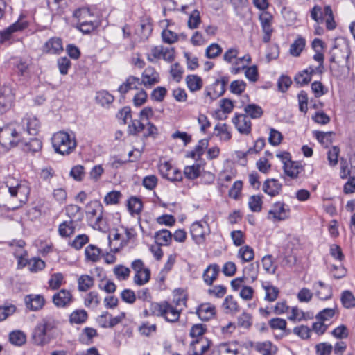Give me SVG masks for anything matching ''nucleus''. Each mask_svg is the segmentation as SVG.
<instances>
[{"instance_id": "obj_14", "label": "nucleus", "mask_w": 355, "mask_h": 355, "mask_svg": "<svg viewBox=\"0 0 355 355\" xmlns=\"http://www.w3.org/2000/svg\"><path fill=\"white\" fill-rule=\"evenodd\" d=\"M229 82L227 76H223L218 79L212 85L213 92L207 91L206 95L209 96L211 100H214L222 96L225 92V86Z\"/></svg>"}, {"instance_id": "obj_27", "label": "nucleus", "mask_w": 355, "mask_h": 355, "mask_svg": "<svg viewBox=\"0 0 355 355\" xmlns=\"http://www.w3.org/2000/svg\"><path fill=\"white\" fill-rule=\"evenodd\" d=\"M46 330L39 323L34 329L32 334V338L35 344L37 345H44L48 343L49 340L46 338Z\"/></svg>"}, {"instance_id": "obj_31", "label": "nucleus", "mask_w": 355, "mask_h": 355, "mask_svg": "<svg viewBox=\"0 0 355 355\" xmlns=\"http://www.w3.org/2000/svg\"><path fill=\"white\" fill-rule=\"evenodd\" d=\"M75 225L73 220L64 221L58 227V234L62 238L69 237L75 232Z\"/></svg>"}, {"instance_id": "obj_7", "label": "nucleus", "mask_w": 355, "mask_h": 355, "mask_svg": "<svg viewBox=\"0 0 355 355\" xmlns=\"http://www.w3.org/2000/svg\"><path fill=\"white\" fill-rule=\"evenodd\" d=\"M174 58V49L164 47L162 45L153 47L150 53L147 55V59L150 62H153L155 59H163L168 62H171Z\"/></svg>"}, {"instance_id": "obj_51", "label": "nucleus", "mask_w": 355, "mask_h": 355, "mask_svg": "<svg viewBox=\"0 0 355 355\" xmlns=\"http://www.w3.org/2000/svg\"><path fill=\"white\" fill-rule=\"evenodd\" d=\"M80 210L79 206L73 204L69 205L65 207L66 214L70 218V220H73L75 218L79 220L82 218L83 214Z\"/></svg>"}, {"instance_id": "obj_46", "label": "nucleus", "mask_w": 355, "mask_h": 355, "mask_svg": "<svg viewBox=\"0 0 355 355\" xmlns=\"http://www.w3.org/2000/svg\"><path fill=\"white\" fill-rule=\"evenodd\" d=\"M262 197L259 195H253L249 198L248 205L250 209L253 212H260L262 209Z\"/></svg>"}, {"instance_id": "obj_43", "label": "nucleus", "mask_w": 355, "mask_h": 355, "mask_svg": "<svg viewBox=\"0 0 355 355\" xmlns=\"http://www.w3.org/2000/svg\"><path fill=\"white\" fill-rule=\"evenodd\" d=\"M113 272L117 279H119V281H125L129 278L130 270L129 268L119 264L116 265L113 268Z\"/></svg>"}, {"instance_id": "obj_36", "label": "nucleus", "mask_w": 355, "mask_h": 355, "mask_svg": "<svg viewBox=\"0 0 355 355\" xmlns=\"http://www.w3.org/2000/svg\"><path fill=\"white\" fill-rule=\"evenodd\" d=\"M302 166L299 164L290 161L288 163L284 166V171L286 175L292 179H295L298 177Z\"/></svg>"}, {"instance_id": "obj_1", "label": "nucleus", "mask_w": 355, "mask_h": 355, "mask_svg": "<svg viewBox=\"0 0 355 355\" xmlns=\"http://www.w3.org/2000/svg\"><path fill=\"white\" fill-rule=\"evenodd\" d=\"M206 331L205 324H196L191 327L189 335L193 340L190 344V355H203L209 349L211 341L203 337Z\"/></svg>"}, {"instance_id": "obj_47", "label": "nucleus", "mask_w": 355, "mask_h": 355, "mask_svg": "<svg viewBox=\"0 0 355 355\" xmlns=\"http://www.w3.org/2000/svg\"><path fill=\"white\" fill-rule=\"evenodd\" d=\"M263 288L266 291L265 300L268 302L275 301L279 293V288L270 284L263 285Z\"/></svg>"}, {"instance_id": "obj_42", "label": "nucleus", "mask_w": 355, "mask_h": 355, "mask_svg": "<svg viewBox=\"0 0 355 355\" xmlns=\"http://www.w3.org/2000/svg\"><path fill=\"white\" fill-rule=\"evenodd\" d=\"M142 207L141 200L137 197H131L128 200V209L132 215L140 214Z\"/></svg>"}, {"instance_id": "obj_30", "label": "nucleus", "mask_w": 355, "mask_h": 355, "mask_svg": "<svg viewBox=\"0 0 355 355\" xmlns=\"http://www.w3.org/2000/svg\"><path fill=\"white\" fill-rule=\"evenodd\" d=\"M78 290L80 292H87L93 288L94 279L89 275H81L77 279Z\"/></svg>"}, {"instance_id": "obj_24", "label": "nucleus", "mask_w": 355, "mask_h": 355, "mask_svg": "<svg viewBox=\"0 0 355 355\" xmlns=\"http://www.w3.org/2000/svg\"><path fill=\"white\" fill-rule=\"evenodd\" d=\"M8 191L12 197H17L19 195L20 205L28 200L29 189L24 184H17L16 187H9Z\"/></svg>"}, {"instance_id": "obj_2", "label": "nucleus", "mask_w": 355, "mask_h": 355, "mask_svg": "<svg viewBox=\"0 0 355 355\" xmlns=\"http://www.w3.org/2000/svg\"><path fill=\"white\" fill-rule=\"evenodd\" d=\"M51 141L55 151L62 155L71 154L77 146L75 137L64 131L55 133L51 138Z\"/></svg>"}, {"instance_id": "obj_23", "label": "nucleus", "mask_w": 355, "mask_h": 355, "mask_svg": "<svg viewBox=\"0 0 355 355\" xmlns=\"http://www.w3.org/2000/svg\"><path fill=\"white\" fill-rule=\"evenodd\" d=\"M315 291L316 295L322 300H327L331 297L332 290L331 287L327 284H325L322 281H319L315 283L313 286Z\"/></svg>"}, {"instance_id": "obj_16", "label": "nucleus", "mask_w": 355, "mask_h": 355, "mask_svg": "<svg viewBox=\"0 0 355 355\" xmlns=\"http://www.w3.org/2000/svg\"><path fill=\"white\" fill-rule=\"evenodd\" d=\"M282 185L279 180L271 178L267 179L263 184L262 190L271 197L279 195L282 191Z\"/></svg>"}, {"instance_id": "obj_26", "label": "nucleus", "mask_w": 355, "mask_h": 355, "mask_svg": "<svg viewBox=\"0 0 355 355\" xmlns=\"http://www.w3.org/2000/svg\"><path fill=\"white\" fill-rule=\"evenodd\" d=\"M101 254V249L95 245L89 244L85 249L86 261L96 263L100 260Z\"/></svg>"}, {"instance_id": "obj_56", "label": "nucleus", "mask_w": 355, "mask_h": 355, "mask_svg": "<svg viewBox=\"0 0 355 355\" xmlns=\"http://www.w3.org/2000/svg\"><path fill=\"white\" fill-rule=\"evenodd\" d=\"M96 99L98 103L102 105H108L114 101V96L107 91L98 92L96 94Z\"/></svg>"}, {"instance_id": "obj_59", "label": "nucleus", "mask_w": 355, "mask_h": 355, "mask_svg": "<svg viewBox=\"0 0 355 355\" xmlns=\"http://www.w3.org/2000/svg\"><path fill=\"white\" fill-rule=\"evenodd\" d=\"M246 88V83L242 80H234L231 83L230 90L234 94H241Z\"/></svg>"}, {"instance_id": "obj_63", "label": "nucleus", "mask_w": 355, "mask_h": 355, "mask_svg": "<svg viewBox=\"0 0 355 355\" xmlns=\"http://www.w3.org/2000/svg\"><path fill=\"white\" fill-rule=\"evenodd\" d=\"M282 139L283 136L280 132L275 128L270 129L268 142L271 145L274 146H278L282 142Z\"/></svg>"}, {"instance_id": "obj_19", "label": "nucleus", "mask_w": 355, "mask_h": 355, "mask_svg": "<svg viewBox=\"0 0 355 355\" xmlns=\"http://www.w3.org/2000/svg\"><path fill=\"white\" fill-rule=\"evenodd\" d=\"M28 26V22L22 19L17 20L10 26L3 30L1 33V37L3 40H8L11 35L17 31H22Z\"/></svg>"}, {"instance_id": "obj_18", "label": "nucleus", "mask_w": 355, "mask_h": 355, "mask_svg": "<svg viewBox=\"0 0 355 355\" xmlns=\"http://www.w3.org/2000/svg\"><path fill=\"white\" fill-rule=\"evenodd\" d=\"M196 313L201 320L207 321L215 315L216 307L210 303H202L198 306Z\"/></svg>"}, {"instance_id": "obj_41", "label": "nucleus", "mask_w": 355, "mask_h": 355, "mask_svg": "<svg viewBox=\"0 0 355 355\" xmlns=\"http://www.w3.org/2000/svg\"><path fill=\"white\" fill-rule=\"evenodd\" d=\"M186 81L187 87L192 92L200 89L202 86V79L196 75L188 76L186 78Z\"/></svg>"}, {"instance_id": "obj_29", "label": "nucleus", "mask_w": 355, "mask_h": 355, "mask_svg": "<svg viewBox=\"0 0 355 355\" xmlns=\"http://www.w3.org/2000/svg\"><path fill=\"white\" fill-rule=\"evenodd\" d=\"M209 146V140L202 139L198 141V144L194 147L193 150L189 152L187 157L195 159H198L204 154L205 150Z\"/></svg>"}, {"instance_id": "obj_10", "label": "nucleus", "mask_w": 355, "mask_h": 355, "mask_svg": "<svg viewBox=\"0 0 355 355\" xmlns=\"http://www.w3.org/2000/svg\"><path fill=\"white\" fill-rule=\"evenodd\" d=\"M273 17L268 12H263L259 15V21L263 33L262 40L264 43H268L271 40V35L274 31L272 26Z\"/></svg>"}, {"instance_id": "obj_39", "label": "nucleus", "mask_w": 355, "mask_h": 355, "mask_svg": "<svg viewBox=\"0 0 355 355\" xmlns=\"http://www.w3.org/2000/svg\"><path fill=\"white\" fill-rule=\"evenodd\" d=\"M244 111L252 119H259L262 116L263 111L262 108L256 104H248L244 108Z\"/></svg>"}, {"instance_id": "obj_4", "label": "nucleus", "mask_w": 355, "mask_h": 355, "mask_svg": "<svg viewBox=\"0 0 355 355\" xmlns=\"http://www.w3.org/2000/svg\"><path fill=\"white\" fill-rule=\"evenodd\" d=\"M103 207L97 200L90 201L86 206V214L89 220H95L94 226L99 230H105L107 228V223L103 217Z\"/></svg>"}, {"instance_id": "obj_21", "label": "nucleus", "mask_w": 355, "mask_h": 355, "mask_svg": "<svg viewBox=\"0 0 355 355\" xmlns=\"http://www.w3.org/2000/svg\"><path fill=\"white\" fill-rule=\"evenodd\" d=\"M220 272V267L216 263L210 264L205 270L202 274L204 282L207 286H211L214 282L217 279Z\"/></svg>"}, {"instance_id": "obj_52", "label": "nucleus", "mask_w": 355, "mask_h": 355, "mask_svg": "<svg viewBox=\"0 0 355 355\" xmlns=\"http://www.w3.org/2000/svg\"><path fill=\"white\" fill-rule=\"evenodd\" d=\"M46 266L45 262L40 257L30 259L28 269L31 272H37L42 270Z\"/></svg>"}, {"instance_id": "obj_54", "label": "nucleus", "mask_w": 355, "mask_h": 355, "mask_svg": "<svg viewBox=\"0 0 355 355\" xmlns=\"http://www.w3.org/2000/svg\"><path fill=\"white\" fill-rule=\"evenodd\" d=\"M200 166L199 164H193L187 166L184 169V174L187 178L195 180L200 176Z\"/></svg>"}, {"instance_id": "obj_3", "label": "nucleus", "mask_w": 355, "mask_h": 355, "mask_svg": "<svg viewBox=\"0 0 355 355\" xmlns=\"http://www.w3.org/2000/svg\"><path fill=\"white\" fill-rule=\"evenodd\" d=\"M154 313L157 317L164 318L166 322L174 323L179 320L182 308L178 309L168 301L156 302L154 305Z\"/></svg>"}, {"instance_id": "obj_37", "label": "nucleus", "mask_w": 355, "mask_h": 355, "mask_svg": "<svg viewBox=\"0 0 355 355\" xmlns=\"http://www.w3.org/2000/svg\"><path fill=\"white\" fill-rule=\"evenodd\" d=\"M100 302V297L96 291L89 292L84 298V305L87 308H96Z\"/></svg>"}, {"instance_id": "obj_58", "label": "nucleus", "mask_w": 355, "mask_h": 355, "mask_svg": "<svg viewBox=\"0 0 355 355\" xmlns=\"http://www.w3.org/2000/svg\"><path fill=\"white\" fill-rule=\"evenodd\" d=\"M222 48L216 43L210 44L205 51V55L208 58L214 59L218 57L222 53Z\"/></svg>"}, {"instance_id": "obj_57", "label": "nucleus", "mask_w": 355, "mask_h": 355, "mask_svg": "<svg viewBox=\"0 0 355 355\" xmlns=\"http://www.w3.org/2000/svg\"><path fill=\"white\" fill-rule=\"evenodd\" d=\"M63 279L64 277L62 273H54L49 280V286L53 290L58 289L62 284Z\"/></svg>"}, {"instance_id": "obj_53", "label": "nucleus", "mask_w": 355, "mask_h": 355, "mask_svg": "<svg viewBox=\"0 0 355 355\" xmlns=\"http://www.w3.org/2000/svg\"><path fill=\"white\" fill-rule=\"evenodd\" d=\"M237 325L241 328L248 329L252 325V315L246 312H243L237 318Z\"/></svg>"}, {"instance_id": "obj_8", "label": "nucleus", "mask_w": 355, "mask_h": 355, "mask_svg": "<svg viewBox=\"0 0 355 355\" xmlns=\"http://www.w3.org/2000/svg\"><path fill=\"white\" fill-rule=\"evenodd\" d=\"M209 232V227L205 222H195L190 229V233L194 242L198 244H202L206 240V236Z\"/></svg>"}, {"instance_id": "obj_15", "label": "nucleus", "mask_w": 355, "mask_h": 355, "mask_svg": "<svg viewBox=\"0 0 355 355\" xmlns=\"http://www.w3.org/2000/svg\"><path fill=\"white\" fill-rule=\"evenodd\" d=\"M15 96L9 88H4L0 92V113L3 114L10 109Z\"/></svg>"}, {"instance_id": "obj_49", "label": "nucleus", "mask_w": 355, "mask_h": 355, "mask_svg": "<svg viewBox=\"0 0 355 355\" xmlns=\"http://www.w3.org/2000/svg\"><path fill=\"white\" fill-rule=\"evenodd\" d=\"M341 302L346 309L355 307V297L349 291H345L342 293Z\"/></svg>"}, {"instance_id": "obj_40", "label": "nucleus", "mask_w": 355, "mask_h": 355, "mask_svg": "<svg viewBox=\"0 0 355 355\" xmlns=\"http://www.w3.org/2000/svg\"><path fill=\"white\" fill-rule=\"evenodd\" d=\"M99 26L98 21H82L77 23V28L84 34H88L94 31Z\"/></svg>"}, {"instance_id": "obj_33", "label": "nucleus", "mask_w": 355, "mask_h": 355, "mask_svg": "<svg viewBox=\"0 0 355 355\" xmlns=\"http://www.w3.org/2000/svg\"><path fill=\"white\" fill-rule=\"evenodd\" d=\"M255 348L262 355H275L278 350L277 346L270 341L258 343Z\"/></svg>"}, {"instance_id": "obj_25", "label": "nucleus", "mask_w": 355, "mask_h": 355, "mask_svg": "<svg viewBox=\"0 0 355 355\" xmlns=\"http://www.w3.org/2000/svg\"><path fill=\"white\" fill-rule=\"evenodd\" d=\"M63 50L62 40L59 37L49 39L44 46V51L48 53L57 54Z\"/></svg>"}, {"instance_id": "obj_17", "label": "nucleus", "mask_w": 355, "mask_h": 355, "mask_svg": "<svg viewBox=\"0 0 355 355\" xmlns=\"http://www.w3.org/2000/svg\"><path fill=\"white\" fill-rule=\"evenodd\" d=\"M159 76L157 72L155 71L153 67H147L141 76V85L143 84L146 87H150L155 84L159 83Z\"/></svg>"}, {"instance_id": "obj_35", "label": "nucleus", "mask_w": 355, "mask_h": 355, "mask_svg": "<svg viewBox=\"0 0 355 355\" xmlns=\"http://www.w3.org/2000/svg\"><path fill=\"white\" fill-rule=\"evenodd\" d=\"M306 46V40L301 36L297 38L291 44L289 53L294 57H298Z\"/></svg>"}, {"instance_id": "obj_60", "label": "nucleus", "mask_w": 355, "mask_h": 355, "mask_svg": "<svg viewBox=\"0 0 355 355\" xmlns=\"http://www.w3.org/2000/svg\"><path fill=\"white\" fill-rule=\"evenodd\" d=\"M265 145V139L263 137L259 138L255 141L253 147L250 148L245 153H243V157H245L249 154L258 153L264 148Z\"/></svg>"}, {"instance_id": "obj_44", "label": "nucleus", "mask_w": 355, "mask_h": 355, "mask_svg": "<svg viewBox=\"0 0 355 355\" xmlns=\"http://www.w3.org/2000/svg\"><path fill=\"white\" fill-rule=\"evenodd\" d=\"M254 257V250L249 245L243 246L238 251V257L244 262L252 261Z\"/></svg>"}, {"instance_id": "obj_34", "label": "nucleus", "mask_w": 355, "mask_h": 355, "mask_svg": "<svg viewBox=\"0 0 355 355\" xmlns=\"http://www.w3.org/2000/svg\"><path fill=\"white\" fill-rule=\"evenodd\" d=\"M97 335V331L94 328L85 327L80 334L79 341L83 344L90 345L92 343V339Z\"/></svg>"}, {"instance_id": "obj_22", "label": "nucleus", "mask_w": 355, "mask_h": 355, "mask_svg": "<svg viewBox=\"0 0 355 355\" xmlns=\"http://www.w3.org/2000/svg\"><path fill=\"white\" fill-rule=\"evenodd\" d=\"M141 85L140 78L130 76L127 78L125 82L121 84L119 88L118 91L121 94H125L128 91L132 89H137L138 87Z\"/></svg>"}, {"instance_id": "obj_61", "label": "nucleus", "mask_w": 355, "mask_h": 355, "mask_svg": "<svg viewBox=\"0 0 355 355\" xmlns=\"http://www.w3.org/2000/svg\"><path fill=\"white\" fill-rule=\"evenodd\" d=\"M15 66L18 73L21 76H24L28 72L30 61L27 59L19 58L17 60Z\"/></svg>"}, {"instance_id": "obj_62", "label": "nucleus", "mask_w": 355, "mask_h": 355, "mask_svg": "<svg viewBox=\"0 0 355 355\" xmlns=\"http://www.w3.org/2000/svg\"><path fill=\"white\" fill-rule=\"evenodd\" d=\"M14 255L17 259L19 268H22L26 266H29L30 259L26 258L27 252L25 250H21L20 252H15Z\"/></svg>"}, {"instance_id": "obj_13", "label": "nucleus", "mask_w": 355, "mask_h": 355, "mask_svg": "<svg viewBox=\"0 0 355 355\" xmlns=\"http://www.w3.org/2000/svg\"><path fill=\"white\" fill-rule=\"evenodd\" d=\"M45 299L42 295L29 294L24 297L25 306L26 309L31 311H37L42 309L45 304Z\"/></svg>"}, {"instance_id": "obj_11", "label": "nucleus", "mask_w": 355, "mask_h": 355, "mask_svg": "<svg viewBox=\"0 0 355 355\" xmlns=\"http://www.w3.org/2000/svg\"><path fill=\"white\" fill-rule=\"evenodd\" d=\"M232 123L241 134L248 135L251 132L252 123L247 115L236 113Z\"/></svg>"}, {"instance_id": "obj_64", "label": "nucleus", "mask_w": 355, "mask_h": 355, "mask_svg": "<svg viewBox=\"0 0 355 355\" xmlns=\"http://www.w3.org/2000/svg\"><path fill=\"white\" fill-rule=\"evenodd\" d=\"M89 242V237L86 234H79L75 237L71 243V246L76 250L81 249L83 245Z\"/></svg>"}, {"instance_id": "obj_55", "label": "nucleus", "mask_w": 355, "mask_h": 355, "mask_svg": "<svg viewBox=\"0 0 355 355\" xmlns=\"http://www.w3.org/2000/svg\"><path fill=\"white\" fill-rule=\"evenodd\" d=\"M145 130V125L139 120H132L128 126V132L131 135H137Z\"/></svg>"}, {"instance_id": "obj_32", "label": "nucleus", "mask_w": 355, "mask_h": 355, "mask_svg": "<svg viewBox=\"0 0 355 355\" xmlns=\"http://www.w3.org/2000/svg\"><path fill=\"white\" fill-rule=\"evenodd\" d=\"M155 239L157 245L166 246L170 244L172 240V234L169 230L163 229L155 233Z\"/></svg>"}, {"instance_id": "obj_5", "label": "nucleus", "mask_w": 355, "mask_h": 355, "mask_svg": "<svg viewBox=\"0 0 355 355\" xmlns=\"http://www.w3.org/2000/svg\"><path fill=\"white\" fill-rule=\"evenodd\" d=\"M330 62H340V58L345 59L346 67L348 70L350 69L349 63V58L351 54V51L349 46L345 42L343 38H336L334 40L333 46L329 51Z\"/></svg>"}, {"instance_id": "obj_48", "label": "nucleus", "mask_w": 355, "mask_h": 355, "mask_svg": "<svg viewBox=\"0 0 355 355\" xmlns=\"http://www.w3.org/2000/svg\"><path fill=\"white\" fill-rule=\"evenodd\" d=\"M42 146V141L37 138L31 139L28 143H26L24 151L26 153H35L41 150Z\"/></svg>"}, {"instance_id": "obj_9", "label": "nucleus", "mask_w": 355, "mask_h": 355, "mask_svg": "<svg viewBox=\"0 0 355 355\" xmlns=\"http://www.w3.org/2000/svg\"><path fill=\"white\" fill-rule=\"evenodd\" d=\"M290 216L289 206L286 205L284 202H276L272 206V208L268 211V219L273 220H284Z\"/></svg>"}, {"instance_id": "obj_6", "label": "nucleus", "mask_w": 355, "mask_h": 355, "mask_svg": "<svg viewBox=\"0 0 355 355\" xmlns=\"http://www.w3.org/2000/svg\"><path fill=\"white\" fill-rule=\"evenodd\" d=\"M135 272L133 282L135 285L141 286L147 284L150 279V270L145 266L144 261L140 259H135L130 264Z\"/></svg>"}, {"instance_id": "obj_28", "label": "nucleus", "mask_w": 355, "mask_h": 355, "mask_svg": "<svg viewBox=\"0 0 355 355\" xmlns=\"http://www.w3.org/2000/svg\"><path fill=\"white\" fill-rule=\"evenodd\" d=\"M88 318V313L85 309H76L69 315V321L71 324H83Z\"/></svg>"}, {"instance_id": "obj_45", "label": "nucleus", "mask_w": 355, "mask_h": 355, "mask_svg": "<svg viewBox=\"0 0 355 355\" xmlns=\"http://www.w3.org/2000/svg\"><path fill=\"white\" fill-rule=\"evenodd\" d=\"M215 135L220 137L221 140L223 141H229L232 135L231 132L228 130V128L227 124H217L214 128Z\"/></svg>"}, {"instance_id": "obj_20", "label": "nucleus", "mask_w": 355, "mask_h": 355, "mask_svg": "<svg viewBox=\"0 0 355 355\" xmlns=\"http://www.w3.org/2000/svg\"><path fill=\"white\" fill-rule=\"evenodd\" d=\"M22 122L30 135L35 136L38 133L40 128V123L35 116L26 114L23 119Z\"/></svg>"}, {"instance_id": "obj_38", "label": "nucleus", "mask_w": 355, "mask_h": 355, "mask_svg": "<svg viewBox=\"0 0 355 355\" xmlns=\"http://www.w3.org/2000/svg\"><path fill=\"white\" fill-rule=\"evenodd\" d=\"M74 15L78 18V22L97 21L90 10L87 8H82L75 11Z\"/></svg>"}, {"instance_id": "obj_12", "label": "nucleus", "mask_w": 355, "mask_h": 355, "mask_svg": "<svg viewBox=\"0 0 355 355\" xmlns=\"http://www.w3.org/2000/svg\"><path fill=\"white\" fill-rule=\"evenodd\" d=\"M52 301L56 307L64 308L73 302V298L70 291L61 289L53 295Z\"/></svg>"}, {"instance_id": "obj_50", "label": "nucleus", "mask_w": 355, "mask_h": 355, "mask_svg": "<svg viewBox=\"0 0 355 355\" xmlns=\"http://www.w3.org/2000/svg\"><path fill=\"white\" fill-rule=\"evenodd\" d=\"M10 342L17 346H21L25 343L26 335L21 331H14L10 334Z\"/></svg>"}]
</instances>
